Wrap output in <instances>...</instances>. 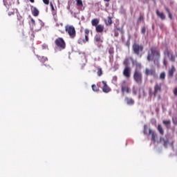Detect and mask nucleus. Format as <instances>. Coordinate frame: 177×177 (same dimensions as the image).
<instances>
[{"mask_svg": "<svg viewBox=\"0 0 177 177\" xmlns=\"http://www.w3.org/2000/svg\"><path fill=\"white\" fill-rule=\"evenodd\" d=\"M151 53H149L147 55V60L150 62L151 59H153L154 63H157L158 60H160V57H161V53H160V50L157 48V47H151L150 48Z\"/></svg>", "mask_w": 177, "mask_h": 177, "instance_id": "obj_1", "label": "nucleus"}, {"mask_svg": "<svg viewBox=\"0 0 177 177\" xmlns=\"http://www.w3.org/2000/svg\"><path fill=\"white\" fill-rule=\"evenodd\" d=\"M136 68L134 71L133 78L135 82L137 84H142L143 82V74L142 73V65L140 64H136Z\"/></svg>", "mask_w": 177, "mask_h": 177, "instance_id": "obj_2", "label": "nucleus"}, {"mask_svg": "<svg viewBox=\"0 0 177 177\" xmlns=\"http://www.w3.org/2000/svg\"><path fill=\"white\" fill-rule=\"evenodd\" d=\"M145 47L142 44H139L138 43H134L132 46V50L134 55H137L140 57H142V55L143 53V50Z\"/></svg>", "mask_w": 177, "mask_h": 177, "instance_id": "obj_3", "label": "nucleus"}, {"mask_svg": "<svg viewBox=\"0 0 177 177\" xmlns=\"http://www.w3.org/2000/svg\"><path fill=\"white\" fill-rule=\"evenodd\" d=\"M65 31L69 35L71 39H74L77 35V32L75 31V28L71 25H66L65 26Z\"/></svg>", "mask_w": 177, "mask_h": 177, "instance_id": "obj_4", "label": "nucleus"}, {"mask_svg": "<svg viewBox=\"0 0 177 177\" xmlns=\"http://www.w3.org/2000/svg\"><path fill=\"white\" fill-rule=\"evenodd\" d=\"M89 29H84V36H80L77 40L79 45H84V44H86V42H89Z\"/></svg>", "mask_w": 177, "mask_h": 177, "instance_id": "obj_5", "label": "nucleus"}, {"mask_svg": "<svg viewBox=\"0 0 177 177\" xmlns=\"http://www.w3.org/2000/svg\"><path fill=\"white\" fill-rule=\"evenodd\" d=\"M55 44L57 48H59V50H63L66 49V41L62 37H58L55 39Z\"/></svg>", "mask_w": 177, "mask_h": 177, "instance_id": "obj_6", "label": "nucleus"}, {"mask_svg": "<svg viewBox=\"0 0 177 177\" xmlns=\"http://www.w3.org/2000/svg\"><path fill=\"white\" fill-rule=\"evenodd\" d=\"M132 71V68L129 66H126L123 71V75L126 77V78L129 79L131 78V73Z\"/></svg>", "mask_w": 177, "mask_h": 177, "instance_id": "obj_7", "label": "nucleus"}, {"mask_svg": "<svg viewBox=\"0 0 177 177\" xmlns=\"http://www.w3.org/2000/svg\"><path fill=\"white\" fill-rule=\"evenodd\" d=\"M54 20L55 21V27H57L61 32H64V30L63 29V23L59 22L56 17L54 18Z\"/></svg>", "mask_w": 177, "mask_h": 177, "instance_id": "obj_8", "label": "nucleus"}, {"mask_svg": "<svg viewBox=\"0 0 177 177\" xmlns=\"http://www.w3.org/2000/svg\"><path fill=\"white\" fill-rule=\"evenodd\" d=\"M145 75H152L153 77H157V73H156V69L146 68Z\"/></svg>", "mask_w": 177, "mask_h": 177, "instance_id": "obj_9", "label": "nucleus"}, {"mask_svg": "<svg viewBox=\"0 0 177 177\" xmlns=\"http://www.w3.org/2000/svg\"><path fill=\"white\" fill-rule=\"evenodd\" d=\"M30 10L32 12V15H33L35 17H37L39 15V10H38V9L34 6H30Z\"/></svg>", "mask_w": 177, "mask_h": 177, "instance_id": "obj_10", "label": "nucleus"}, {"mask_svg": "<svg viewBox=\"0 0 177 177\" xmlns=\"http://www.w3.org/2000/svg\"><path fill=\"white\" fill-rule=\"evenodd\" d=\"M102 83L104 85L102 87V92L104 93H109V92H110V87L107 86V83L104 81H102Z\"/></svg>", "mask_w": 177, "mask_h": 177, "instance_id": "obj_11", "label": "nucleus"}, {"mask_svg": "<svg viewBox=\"0 0 177 177\" xmlns=\"http://www.w3.org/2000/svg\"><path fill=\"white\" fill-rule=\"evenodd\" d=\"M158 92H161V85H159L158 84H157L154 86V91H153L154 97L157 96V93H158Z\"/></svg>", "mask_w": 177, "mask_h": 177, "instance_id": "obj_12", "label": "nucleus"}, {"mask_svg": "<svg viewBox=\"0 0 177 177\" xmlns=\"http://www.w3.org/2000/svg\"><path fill=\"white\" fill-rule=\"evenodd\" d=\"M131 62L133 63V66H135V61L133 60V57H129L126 58V62H124V64H125L126 67H129V64H131Z\"/></svg>", "mask_w": 177, "mask_h": 177, "instance_id": "obj_13", "label": "nucleus"}, {"mask_svg": "<svg viewBox=\"0 0 177 177\" xmlns=\"http://www.w3.org/2000/svg\"><path fill=\"white\" fill-rule=\"evenodd\" d=\"M149 134L151 136V141L153 142V143H156V138H157V134L151 130V129H149Z\"/></svg>", "mask_w": 177, "mask_h": 177, "instance_id": "obj_14", "label": "nucleus"}, {"mask_svg": "<svg viewBox=\"0 0 177 177\" xmlns=\"http://www.w3.org/2000/svg\"><path fill=\"white\" fill-rule=\"evenodd\" d=\"M94 41L97 44H103V38H102L100 35H96L94 37Z\"/></svg>", "mask_w": 177, "mask_h": 177, "instance_id": "obj_15", "label": "nucleus"}, {"mask_svg": "<svg viewBox=\"0 0 177 177\" xmlns=\"http://www.w3.org/2000/svg\"><path fill=\"white\" fill-rule=\"evenodd\" d=\"M95 31L96 32L102 33L104 31V25L99 24L98 26H95Z\"/></svg>", "mask_w": 177, "mask_h": 177, "instance_id": "obj_16", "label": "nucleus"}, {"mask_svg": "<svg viewBox=\"0 0 177 177\" xmlns=\"http://www.w3.org/2000/svg\"><path fill=\"white\" fill-rule=\"evenodd\" d=\"M125 84H127V82L124 81L122 84V92H127V93H129V87H127Z\"/></svg>", "mask_w": 177, "mask_h": 177, "instance_id": "obj_17", "label": "nucleus"}, {"mask_svg": "<svg viewBox=\"0 0 177 177\" xmlns=\"http://www.w3.org/2000/svg\"><path fill=\"white\" fill-rule=\"evenodd\" d=\"M124 100H125L126 103L127 104H129V106H133V104H135V101L132 98H129V97H127L124 99Z\"/></svg>", "mask_w": 177, "mask_h": 177, "instance_id": "obj_18", "label": "nucleus"}, {"mask_svg": "<svg viewBox=\"0 0 177 177\" xmlns=\"http://www.w3.org/2000/svg\"><path fill=\"white\" fill-rule=\"evenodd\" d=\"M100 20L97 18L93 19L91 20V26L93 27H96L97 26H99Z\"/></svg>", "mask_w": 177, "mask_h": 177, "instance_id": "obj_19", "label": "nucleus"}, {"mask_svg": "<svg viewBox=\"0 0 177 177\" xmlns=\"http://www.w3.org/2000/svg\"><path fill=\"white\" fill-rule=\"evenodd\" d=\"M156 15L161 20H165V15H164V12H160L158 10H156Z\"/></svg>", "mask_w": 177, "mask_h": 177, "instance_id": "obj_20", "label": "nucleus"}, {"mask_svg": "<svg viewBox=\"0 0 177 177\" xmlns=\"http://www.w3.org/2000/svg\"><path fill=\"white\" fill-rule=\"evenodd\" d=\"M175 71H176V68H175V66H172L171 68L169 70L168 74L169 77H174V73H175Z\"/></svg>", "mask_w": 177, "mask_h": 177, "instance_id": "obj_21", "label": "nucleus"}, {"mask_svg": "<svg viewBox=\"0 0 177 177\" xmlns=\"http://www.w3.org/2000/svg\"><path fill=\"white\" fill-rule=\"evenodd\" d=\"M157 129L160 135H164V129L162 128V126L161 124H158Z\"/></svg>", "mask_w": 177, "mask_h": 177, "instance_id": "obj_22", "label": "nucleus"}, {"mask_svg": "<svg viewBox=\"0 0 177 177\" xmlns=\"http://www.w3.org/2000/svg\"><path fill=\"white\" fill-rule=\"evenodd\" d=\"M17 20L19 21L20 24H23L24 23V19H23V17L20 15V14L17 15Z\"/></svg>", "mask_w": 177, "mask_h": 177, "instance_id": "obj_23", "label": "nucleus"}, {"mask_svg": "<svg viewBox=\"0 0 177 177\" xmlns=\"http://www.w3.org/2000/svg\"><path fill=\"white\" fill-rule=\"evenodd\" d=\"M43 70L44 71H46V73H48V71H50V70H53V68H52V66L49 65H44Z\"/></svg>", "mask_w": 177, "mask_h": 177, "instance_id": "obj_24", "label": "nucleus"}, {"mask_svg": "<svg viewBox=\"0 0 177 177\" xmlns=\"http://www.w3.org/2000/svg\"><path fill=\"white\" fill-rule=\"evenodd\" d=\"M167 55L169 57L171 62H175V56H174L169 51H167Z\"/></svg>", "mask_w": 177, "mask_h": 177, "instance_id": "obj_25", "label": "nucleus"}, {"mask_svg": "<svg viewBox=\"0 0 177 177\" xmlns=\"http://www.w3.org/2000/svg\"><path fill=\"white\" fill-rule=\"evenodd\" d=\"M106 26H110L113 24V20L111 17H108L107 20L105 21Z\"/></svg>", "mask_w": 177, "mask_h": 177, "instance_id": "obj_26", "label": "nucleus"}, {"mask_svg": "<svg viewBox=\"0 0 177 177\" xmlns=\"http://www.w3.org/2000/svg\"><path fill=\"white\" fill-rule=\"evenodd\" d=\"M38 59L41 63H45V62H48V58L46 57L39 56Z\"/></svg>", "mask_w": 177, "mask_h": 177, "instance_id": "obj_27", "label": "nucleus"}, {"mask_svg": "<svg viewBox=\"0 0 177 177\" xmlns=\"http://www.w3.org/2000/svg\"><path fill=\"white\" fill-rule=\"evenodd\" d=\"M160 142H163V146H165V147H167V146H168L169 141L165 140V138L161 137Z\"/></svg>", "mask_w": 177, "mask_h": 177, "instance_id": "obj_28", "label": "nucleus"}, {"mask_svg": "<svg viewBox=\"0 0 177 177\" xmlns=\"http://www.w3.org/2000/svg\"><path fill=\"white\" fill-rule=\"evenodd\" d=\"M92 90L93 91V92H99L100 89L99 87L97 86H96V84H93L91 86Z\"/></svg>", "mask_w": 177, "mask_h": 177, "instance_id": "obj_29", "label": "nucleus"}, {"mask_svg": "<svg viewBox=\"0 0 177 177\" xmlns=\"http://www.w3.org/2000/svg\"><path fill=\"white\" fill-rule=\"evenodd\" d=\"M97 74L98 77H102V75H103V71L102 70V68H98Z\"/></svg>", "mask_w": 177, "mask_h": 177, "instance_id": "obj_30", "label": "nucleus"}, {"mask_svg": "<svg viewBox=\"0 0 177 177\" xmlns=\"http://www.w3.org/2000/svg\"><path fill=\"white\" fill-rule=\"evenodd\" d=\"M162 124L165 125V127H168V125H171V120H163Z\"/></svg>", "mask_w": 177, "mask_h": 177, "instance_id": "obj_31", "label": "nucleus"}, {"mask_svg": "<svg viewBox=\"0 0 177 177\" xmlns=\"http://www.w3.org/2000/svg\"><path fill=\"white\" fill-rule=\"evenodd\" d=\"M145 20V17L142 15H140L138 19V23H140V21H143Z\"/></svg>", "mask_w": 177, "mask_h": 177, "instance_id": "obj_32", "label": "nucleus"}, {"mask_svg": "<svg viewBox=\"0 0 177 177\" xmlns=\"http://www.w3.org/2000/svg\"><path fill=\"white\" fill-rule=\"evenodd\" d=\"M109 55H114V48L110 47L108 50Z\"/></svg>", "mask_w": 177, "mask_h": 177, "instance_id": "obj_33", "label": "nucleus"}, {"mask_svg": "<svg viewBox=\"0 0 177 177\" xmlns=\"http://www.w3.org/2000/svg\"><path fill=\"white\" fill-rule=\"evenodd\" d=\"M77 6H84L82 0H77Z\"/></svg>", "mask_w": 177, "mask_h": 177, "instance_id": "obj_34", "label": "nucleus"}, {"mask_svg": "<svg viewBox=\"0 0 177 177\" xmlns=\"http://www.w3.org/2000/svg\"><path fill=\"white\" fill-rule=\"evenodd\" d=\"M160 80H165V72H162L160 75Z\"/></svg>", "mask_w": 177, "mask_h": 177, "instance_id": "obj_35", "label": "nucleus"}, {"mask_svg": "<svg viewBox=\"0 0 177 177\" xmlns=\"http://www.w3.org/2000/svg\"><path fill=\"white\" fill-rule=\"evenodd\" d=\"M15 15V10L14 9H10V11L8 12V16H12Z\"/></svg>", "mask_w": 177, "mask_h": 177, "instance_id": "obj_36", "label": "nucleus"}, {"mask_svg": "<svg viewBox=\"0 0 177 177\" xmlns=\"http://www.w3.org/2000/svg\"><path fill=\"white\" fill-rule=\"evenodd\" d=\"M50 6L51 8L52 12H55V7L53 6V3L52 2L50 3Z\"/></svg>", "mask_w": 177, "mask_h": 177, "instance_id": "obj_37", "label": "nucleus"}, {"mask_svg": "<svg viewBox=\"0 0 177 177\" xmlns=\"http://www.w3.org/2000/svg\"><path fill=\"white\" fill-rule=\"evenodd\" d=\"M141 32H142V34H146V28L145 27L142 28Z\"/></svg>", "mask_w": 177, "mask_h": 177, "instance_id": "obj_38", "label": "nucleus"}, {"mask_svg": "<svg viewBox=\"0 0 177 177\" xmlns=\"http://www.w3.org/2000/svg\"><path fill=\"white\" fill-rule=\"evenodd\" d=\"M30 23L32 26H35V20H34V19L31 18Z\"/></svg>", "mask_w": 177, "mask_h": 177, "instance_id": "obj_39", "label": "nucleus"}, {"mask_svg": "<svg viewBox=\"0 0 177 177\" xmlns=\"http://www.w3.org/2000/svg\"><path fill=\"white\" fill-rule=\"evenodd\" d=\"M42 49H48V45L44 44L41 46Z\"/></svg>", "mask_w": 177, "mask_h": 177, "instance_id": "obj_40", "label": "nucleus"}, {"mask_svg": "<svg viewBox=\"0 0 177 177\" xmlns=\"http://www.w3.org/2000/svg\"><path fill=\"white\" fill-rule=\"evenodd\" d=\"M173 124L174 125H177V118H176L175 119H173Z\"/></svg>", "mask_w": 177, "mask_h": 177, "instance_id": "obj_41", "label": "nucleus"}, {"mask_svg": "<svg viewBox=\"0 0 177 177\" xmlns=\"http://www.w3.org/2000/svg\"><path fill=\"white\" fill-rule=\"evenodd\" d=\"M43 2L45 5H49V0H43Z\"/></svg>", "mask_w": 177, "mask_h": 177, "instance_id": "obj_42", "label": "nucleus"}, {"mask_svg": "<svg viewBox=\"0 0 177 177\" xmlns=\"http://www.w3.org/2000/svg\"><path fill=\"white\" fill-rule=\"evenodd\" d=\"M174 96H177V88H174Z\"/></svg>", "mask_w": 177, "mask_h": 177, "instance_id": "obj_43", "label": "nucleus"}, {"mask_svg": "<svg viewBox=\"0 0 177 177\" xmlns=\"http://www.w3.org/2000/svg\"><path fill=\"white\" fill-rule=\"evenodd\" d=\"M165 10H166V12H167L168 14L171 13V12L169 11V9L167 7L165 8Z\"/></svg>", "mask_w": 177, "mask_h": 177, "instance_id": "obj_44", "label": "nucleus"}, {"mask_svg": "<svg viewBox=\"0 0 177 177\" xmlns=\"http://www.w3.org/2000/svg\"><path fill=\"white\" fill-rule=\"evenodd\" d=\"M168 15H169V19H172V14H171V12H170L168 14Z\"/></svg>", "mask_w": 177, "mask_h": 177, "instance_id": "obj_45", "label": "nucleus"}, {"mask_svg": "<svg viewBox=\"0 0 177 177\" xmlns=\"http://www.w3.org/2000/svg\"><path fill=\"white\" fill-rule=\"evenodd\" d=\"M85 67V64H82L81 69L84 70V68Z\"/></svg>", "mask_w": 177, "mask_h": 177, "instance_id": "obj_46", "label": "nucleus"}, {"mask_svg": "<svg viewBox=\"0 0 177 177\" xmlns=\"http://www.w3.org/2000/svg\"><path fill=\"white\" fill-rule=\"evenodd\" d=\"M141 91H142V92L143 96H145V89L142 88Z\"/></svg>", "mask_w": 177, "mask_h": 177, "instance_id": "obj_47", "label": "nucleus"}, {"mask_svg": "<svg viewBox=\"0 0 177 177\" xmlns=\"http://www.w3.org/2000/svg\"><path fill=\"white\" fill-rule=\"evenodd\" d=\"M161 100V95H158V100Z\"/></svg>", "mask_w": 177, "mask_h": 177, "instance_id": "obj_48", "label": "nucleus"}, {"mask_svg": "<svg viewBox=\"0 0 177 177\" xmlns=\"http://www.w3.org/2000/svg\"><path fill=\"white\" fill-rule=\"evenodd\" d=\"M115 37H118V32H115Z\"/></svg>", "mask_w": 177, "mask_h": 177, "instance_id": "obj_49", "label": "nucleus"}, {"mask_svg": "<svg viewBox=\"0 0 177 177\" xmlns=\"http://www.w3.org/2000/svg\"><path fill=\"white\" fill-rule=\"evenodd\" d=\"M31 3H34L35 1L34 0H29Z\"/></svg>", "mask_w": 177, "mask_h": 177, "instance_id": "obj_50", "label": "nucleus"}, {"mask_svg": "<svg viewBox=\"0 0 177 177\" xmlns=\"http://www.w3.org/2000/svg\"><path fill=\"white\" fill-rule=\"evenodd\" d=\"M113 80H115V81H117V76L113 77Z\"/></svg>", "mask_w": 177, "mask_h": 177, "instance_id": "obj_51", "label": "nucleus"}, {"mask_svg": "<svg viewBox=\"0 0 177 177\" xmlns=\"http://www.w3.org/2000/svg\"><path fill=\"white\" fill-rule=\"evenodd\" d=\"M106 2H110V0H104Z\"/></svg>", "mask_w": 177, "mask_h": 177, "instance_id": "obj_52", "label": "nucleus"}, {"mask_svg": "<svg viewBox=\"0 0 177 177\" xmlns=\"http://www.w3.org/2000/svg\"><path fill=\"white\" fill-rule=\"evenodd\" d=\"M149 94L151 95V91H149Z\"/></svg>", "mask_w": 177, "mask_h": 177, "instance_id": "obj_53", "label": "nucleus"}, {"mask_svg": "<svg viewBox=\"0 0 177 177\" xmlns=\"http://www.w3.org/2000/svg\"><path fill=\"white\" fill-rule=\"evenodd\" d=\"M4 5H6V3H4Z\"/></svg>", "mask_w": 177, "mask_h": 177, "instance_id": "obj_54", "label": "nucleus"}, {"mask_svg": "<svg viewBox=\"0 0 177 177\" xmlns=\"http://www.w3.org/2000/svg\"><path fill=\"white\" fill-rule=\"evenodd\" d=\"M4 5H6V3H4Z\"/></svg>", "mask_w": 177, "mask_h": 177, "instance_id": "obj_55", "label": "nucleus"}]
</instances>
